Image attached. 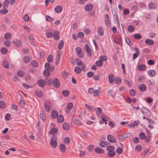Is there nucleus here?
Masks as SVG:
<instances>
[{"label": "nucleus", "mask_w": 158, "mask_h": 158, "mask_svg": "<svg viewBox=\"0 0 158 158\" xmlns=\"http://www.w3.org/2000/svg\"><path fill=\"white\" fill-rule=\"evenodd\" d=\"M57 138L56 136L53 135L51 138L50 146L53 148H56L57 145Z\"/></svg>", "instance_id": "nucleus-1"}, {"label": "nucleus", "mask_w": 158, "mask_h": 158, "mask_svg": "<svg viewBox=\"0 0 158 158\" xmlns=\"http://www.w3.org/2000/svg\"><path fill=\"white\" fill-rule=\"evenodd\" d=\"M97 110H96V112L97 114L98 117L101 118L102 119V121H105V120L104 119L106 116L102 113V110L101 108L100 107H98L97 108Z\"/></svg>", "instance_id": "nucleus-2"}, {"label": "nucleus", "mask_w": 158, "mask_h": 158, "mask_svg": "<svg viewBox=\"0 0 158 158\" xmlns=\"http://www.w3.org/2000/svg\"><path fill=\"white\" fill-rule=\"evenodd\" d=\"M51 104L48 101H46L45 102L44 106V109L47 112L50 110Z\"/></svg>", "instance_id": "nucleus-3"}, {"label": "nucleus", "mask_w": 158, "mask_h": 158, "mask_svg": "<svg viewBox=\"0 0 158 158\" xmlns=\"http://www.w3.org/2000/svg\"><path fill=\"white\" fill-rule=\"evenodd\" d=\"M52 83L53 86L56 88H58L60 86V82L57 78H55L52 81Z\"/></svg>", "instance_id": "nucleus-4"}, {"label": "nucleus", "mask_w": 158, "mask_h": 158, "mask_svg": "<svg viewBox=\"0 0 158 158\" xmlns=\"http://www.w3.org/2000/svg\"><path fill=\"white\" fill-rule=\"evenodd\" d=\"M141 112L146 116H150L151 113L150 111L145 107H143L141 109Z\"/></svg>", "instance_id": "nucleus-5"}, {"label": "nucleus", "mask_w": 158, "mask_h": 158, "mask_svg": "<svg viewBox=\"0 0 158 158\" xmlns=\"http://www.w3.org/2000/svg\"><path fill=\"white\" fill-rule=\"evenodd\" d=\"M108 140L112 143H115L117 142V140L114 137L111 135H108L107 137Z\"/></svg>", "instance_id": "nucleus-6"}, {"label": "nucleus", "mask_w": 158, "mask_h": 158, "mask_svg": "<svg viewBox=\"0 0 158 158\" xmlns=\"http://www.w3.org/2000/svg\"><path fill=\"white\" fill-rule=\"evenodd\" d=\"M105 22L106 25L108 27H110L111 25V22L110 19L107 14H106L105 15Z\"/></svg>", "instance_id": "nucleus-7"}, {"label": "nucleus", "mask_w": 158, "mask_h": 158, "mask_svg": "<svg viewBox=\"0 0 158 158\" xmlns=\"http://www.w3.org/2000/svg\"><path fill=\"white\" fill-rule=\"evenodd\" d=\"M85 48L86 50L87 54L89 56H91V50L89 45L87 44H86L85 46Z\"/></svg>", "instance_id": "nucleus-8"}, {"label": "nucleus", "mask_w": 158, "mask_h": 158, "mask_svg": "<svg viewBox=\"0 0 158 158\" xmlns=\"http://www.w3.org/2000/svg\"><path fill=\"white\" fill-rule=\"evenodd\" d=\"M110 145V143L107 141H102L100 142L99 143V146L102 147H106Z\"/></svg>", "instance_id": "nucleus-9"}, {"label": "nucleus", "mask_w": 158, "mask_h": 158, "mask_svg": "<svg viewBox=\"0 0 158 158\" xmlns=\"http://www.w3.org/2000/svg\"><path fill=\"white\" fill-rule=\"evenodd\" d=\"M97 31L99 35L100 36H102L104 34V29L102 27L99 26L98 27Z\"/></svg>", "instance_id": "nucleus-10"}, {"label": "nucleus", "mask_w": 158, "mask_h": 158, "mask_svg": "<svg viewBox=\"0 0 158 158\" xmlns=\"http://www.w3.org/2000/svg\"><path fill=\"white\" fill-rule=\"evenodd\" d=\"M54 34H53V37L55 40H58L59 38V31L57 30H55L54 31Z\"/></svg>", "instance_id": "nucleus-11"}, {"label": "nucleus", "mask_w": 158, "mask_h": 158, "mask_svg": "<svg viewBox=\"0 0 158 158\" xmlns=\"http://www.w3.org/2000/svg\"><path fill=\"white\" fill-rule=\"evenodd\" d=\"M58 112L56 110H52L51 114V117L53 119L56 118L58 116Z\"/></svg>", "instance_id": "nucleus-12"}, {"label": "nucleus", "mask_w": 158, "mask_h": 158, "mask_svg": "<svg viewBox=\"0 0 158 158\" xmlns=\"http://www.w3.org/2000/svg\"><path fill=\"white\" fill-rule=\"evenodd\" d=\"M38 85L41 87H43L45 85V81L43 79H40L38 81Z\"/></svg>", "instance_id": "nucleus-13"}, {"label": "nucleus", "mask_w": 158, "mask_h": 158, "mask_svg": "<svg viewBox=\"0 0 158 158\" xmlns=\"http://www.w3.org/2000/svg\"><path fill=\"white\" fill-rule=\"evenodd\" d=\"M93 5L92 4H88L86 5L85 6V10L86 11H88L91 10L93 8Z\"/></svg>", "instance_id": "nucleus-14"}, {"label": "nucleus", "mask_w": 158, "mask_h": 158, "mask_svg": "<svg viewBox=\"0 0 158 158\" xmlns=\"http://www.w3.org/2000/svg\"><path fill=\"white\" fill-rule=\"evenodd\" d=\"M94 150L96 153L98 154H103L104 152L102 148L99 147L95 148Z\"/></svg>", "instance_id": "nucleus-15"}, {"label": "nucleus", "mask_w": 158, "mask_h": 158, "mask_svg": "<svg viewBox=\"0 0 158 158\" xmlns=\"http://www.w3.org/2000/svg\"><path fill=\"white\" fill-rule=\"evenodd\" d=\"M59 148L60 151L64 153L66 151V147L65 145L63 143H60L59 146Z\"/></svg>", "instance_id": "nucleus-16"}, {"label": "nucleus", "mask_w": 158, "mask_h": 158, "mask_svg": "<svg viewBox=\"0 0 158 158\" xmlns=\"http://www.w3.org/2000/svg\"><path fill=\"white\" fill-rule=\"evenodd\" d=\"M58 131V129L57 128L53 127L49 131V133L50 135H53L57 133Z\"/></svg>", "instance_id": "nucleus-17"}, {"label": "nucleus", "mask_w": 158, "mask_h": 158, "mask_svg": "<svg viewBox=\"0 0 158 158\" xmlns=\"http://www.w3.org/2000/svg\"><path fill=\"white\" fill-rule=\"evenodd\" d=\"M115 79V78L113 74H110L108 77V80L110 83H112Z\"/></svg>", "instance_id": "nucleus-18"}, {"label": "nucleus", "mask_w": 158, "mask_h": 158, "mask_svg": "<svg viewBox=\"0 0 158 158\" xmlns=\"http://www.w3.org/2000/svg\"><path fill=\"white\" fill-rule=\"evenodd\" d=\"M62 7L60 5L57 6L55 8V11L56 13H59L61 12L62 10Z\"/></svg>", "instance_id": "nucleus-19"}, {"label": "nucleus", "mask_w": 158, "mask_h": 158, "mask_svg": "<svg viewBox=\"0 0 158 158\" xmlns=\"http://www.w3.org/2000/svg\"><path fill=\"white\" fill-rule=\"evenodd\" d=\"M146 88V85L143 84H141L139 86V89L141 91H145Z\"/></svg>", "instance_id": "nucleus-20"}, {"label": "nucleus", "mask_w": 158, "mask_h": 158, "mask_svg": "<svg viewBox=\"0 0 158 158\" xmlns=\"http://www.w3.org/2000/svg\"><path fill=\"white\" fill-rule=\"evenodd\" d=\"M63 129L66 131L69 130L70 128V126L69 124L66 123H63Z\"/></svg>", "instance_id": "nucleus-21"}, {"label": "nucleus", "mask_w": 158, "mask_h": 158, "mask_svg": "<svg viewBox=\"0 0 158 158\" xmlns=\"http://www.w3.org/2000/svg\"><path fill=\"white\" fill-rule=\"evenodd\" d=\"M148 74L149 76L152 77L155 76L156 72L154 70H150L148 71Z\"/></svg>", "instance_id": "nucleus-22"}, {"label": "nucleus", "mask_w": 158, "mask_h": 158, "mask_svg": "<svg viewBox=\"0 0 158 158\" xmlns=\"http://www.w3.org/2000/svg\"><path fill=\"white\" fill-rule=\"evenodd\" d=\"M29 40L31 44L34 46H35V43L34 42L33 38L31 35H29Z\"/></svg>", "instance_id": "nucleus-23"}, {"label": "nucleus", "mask_w": 158, "mask_h": 158, "mask_svg": "<svg viewBox=\"0 0 158 158\" xmlns=\"http://www.w3.org/2000/svg\"><path fill=\"white\" fill-rule=\"evenodd\" d=\"M64 46V43L62 40L59 41L58 44V48L59 49H61Z\"/></svg>", "instance_id": "nucleus-24"}, {"label": "nucleus", "mask_w": 158, "mask_h": 158, "mask_svg": "<svg viewBox=\"0 0 158 158\" xmlns=\"http://www.w3.org/2000/svg\"><path fill=\"white\" fill-rule=\"evenodd\" d=\"M2 64L3 67L5 68H7L9 67V62L5 60H3Z\"/></svg>", "instance_id": "nucleus-25"}, {"label": "nucleus", "mask_w": 158, "mask_h": 158, "mask_svg": "<svg viewBox=\"0 0 158 158\" xmlns=\"http://www.w3.org/2000/svg\"><path fill=\"white\" fill-rule=\"evenodd\" d=\"M148 5L150 9H155L156 7V5L155 3L152 2L149 3Z\"/></svg>", "instance_id": "nucleus-26"}, {"label": "nucleus", "mask_w": 158, "mask_h": 158, "mask_svg": "<svg viewBox=\"0 0 158 158\" xmlns=\"http://www.w3.org/2000/svg\"><path fill=\"white\" fill-rule=\"evenodd\" d=\"M30 64L35 68L37 67L39 65L38 62L36 60L31 61Z\"/></svg>", "instance_id": "nucleus-27"}, {"label": "nucleus", "mask_w": 158, "mask_h": 158, "mask_svg": "<svg viewBox=\"0 0 158 158\" xmlns=\"http://www.w3.org/2000/svg\"><path fill=\"white\" fill-rule=\"evenodd\" d=\"M64 120V117L62 115H59L57 117V121L59 123H62Z\"/></svg>", "instance_id": "nucleus-28"}, {"label": "nucleus", "mask_w": 158, "mask_h": 158, "mask_svg": "<svg viewBox=\"0 0 158 158\" xmlns=\"http://www.w3.org/2000/svg\"><path fill=\"white\" fill-rule=\"evenodd\" d=\"M146 68V66L144 64H141L138 65V69L139 71H143Z\"/></svg>", "instance_id": "nucleus-29"}, {"label": "nucleus", "mask_w": 158, "mask_h": 158, "mask_svg": "<svg viewBox=\"0 0 158 158\" xmlns=\"http://www.w3.org/2000/svg\"><path fill=\"white\" fill-rule=\"evenodd\" d=\"M34 93L35 94L39 97L41 98L43 97V94L41 91L36 90Z\"/></svg>", "instance_id": "nucleus-30"}, {"label": "nucleus", "mask_w": 158, "mask_h": 158, "mask_svg": "<svg viewBox=\"0 0 158 158\" xmlns=\"http://www.w3.org/2000/svg\"><path fill=\"white\" fill-rule=\"evenodd\" d=\"M115 154V152L114 151H109L108 152L107 155V156L110 157H112L114 156Z\"/></svg>", "instance_id": "nucleus-31"}, {"label": "nucleus", "mask_w": 158, "mask_h": 158, "mask_svg": "<svg viewBox=\"0 0 158 158\" xmlns=\"http://www.w3.org/2000/svg\"><path fill=\"white\" fill-rule=\"evenodd\" d=\"M25 73L24 71L21 70H19L17 73L18 76L22 77L25 75Z\"/></svg>", "instance_id": "nucleus-32"}, {"label": "nucleus", "mask_w": 158, "mask_h": 158, "mask_svg": "<svg viewBox=\"0 0 158 158\" xmlns=\"http://www.w3.org/2000/svg\"><path fill=\"white\" fill-rule=\"evenodd\" d=\"M52 79L50 77L47 78L45 80V83H46L47 85H52Z\"/></svg>", "instance_id": "nucleus-33"}, {"label": "nucleus", "mask_w": 158, "mask_h": 158, "mask_svg": "<svg viewBox=\"0 0 158 158\" xmlns=\"http://www.w3.org/2000/svg\"><path fill=\"white\" fill-rule=\"evenodd\" d=\"M46 32V36L48 38H51L53 36V34L51 32L49 31L48 30H47Z\"/></svg>", "instance_id": "nucleus-34"}, {"label": "nucleus", "mask_w": 158, "mask_h": 158, "mask_svg": "<svg viewBox=\"0 0 158 158\" xmlns=\"http://www.w3.org/2000/svg\"><path fill=\"white\" fill-rule=\"evenodd\" d=\"M145 42L146 44L150 45H152L154 44L153 41L150 39L145 40Z\"/></svg>", "instance_id": "nucleus-35"}, {"label": "nucleus", "mask_w": 158, "mask_h": 158, "mask_svg": "<svg viewBox=\"0 0 158 158\" xmlns=\"http://www.w3.org/2000/svg\"><path fill=\"white\" fill-rule=\"evenodd\" d=\"M13 42L15 43L16 46L18 47H20L22 44V41L21 40H17L16 42L14 41Z\"/></svg>", "instance_id": "nucleus-36"}, {"label": "nucleus", "mask_w": 158, "mask_h": 158, "mask_svg": "<svg viewBox=\"0 0 158 158\" xmlns=\"http://www.w3.org/2000/svg\"><path fill=\"white\" fill-rule=\"evenodd\" d=\"M60 54L59 53H57L56 54V58L55 59L56 62L55 64L56 65H57L59 63V60L60 59Z\"/></svg>", "instance_id": "nucleus-37"}, {"label": "nucleus", "mask_w": 158, "mask_h": 158, "mask_svg": "<svg viewBox=\"0 0 158 158\" xmlns=\"http://www.w3.org/2000/svg\"><path fill=\"white\" fill-rule=\"evenodd\" d=\"M85 108L89 110L92 111V112H94V107L92 106H89V105L87 104H85Z\"/></svg>", "instance_id": "nucleus-38"}, {"label": "nucleus", "mask_w": 158, "mask_h": 158, "mask_svg": "<svg viewBox=\"0 0 158 158\" xmlns=\"http://www.w3.org/2000/svg\"><path fill=\"white\" fill-rule=\"evenodd\" d=\"M30 59L29 56H26L24 57L23 58V61L25 63L27 64L30 61Z\"/></svg>", "instance_id": "nucleus-39"}, {"label": "nucleus", "mask_w": 158, "mask_h": 158, "mask_svg": "<svg viewBox=\"0 0 158 158\" xmlns=\"http://www.w3.org/2000/svg\"><path fill=\"white\" fill-rule=\"evenodd\" d=\"M43 73L44 76L48 77L50 74V72L49 69H46L44 71Z\"/></svg>", "instance_id": "nucleus-40"}, {"label": "nucleus", "mask_w": 158, "mask_h": 158, "mask_svg": "<svg viewBox=\"0 0 158 158\" xmlns=\"http://www.w3.org/2000/svg\"><path fill=\"white\" fill-rule=\"evenodd\" d=\"M71 139L69 137H66L64 139L63 142L66 144H68L70 142Z\"/></svg>", "instance_id": "nucleus-41"}, {"label": "nucleus", "mask_w": 158, "mask_h": 158, "mask_svg": "<svg viewBox=\"0 0 158 158\" xmlns=\"http://www.w3.org/2000/svg\"><path fill=\"white\" fill-rule=\"evenodd\" d=\"M74 71L76 73L79 74L81 72V69L79 66H77L75 68Z\"/></svg>", "instance_id": "nucleus-42"}, {"label": "nucleus", "mask_w": 158, "mask_h": 158, "mask_svg": "<svg viewBox=\"0 0 158 158\" xmlns=\"http://www.w3.org/2000/svg\"><path fill=\"white\" fill-rule=\"evenodd\" d=\"M134 27L133 25H130L127 27V30L130 32H132L134 30Z\"/></svg>", "instance_id": "nucleus-43"}, {"label": "nucleus", "mask_w": 158, "mask_h": 158, "mask_svg": "<svg viewBox=\"0 0 158 158\" xmlns=\"http://www.w3.org/2000/svg\"><path fill=\"white\" fill-rule=\"evenodd\" d=\"M114 81L115 83L117 84H120L121 82V79L119 77H116L115 78Z\"/></svg>", "instance_id": "nucleus-44"}, {"label": "nucleus", "mask_w": 158, "mask_h": 158, "mask_svg": "<svg viewBox=\"0 0 158 158\" xmlns=\"http://www.w3.org/2000/svg\"><path fill=\"white\" fill-rule=\"evenodd\" d=\"M9 0H5L3 3V6L4 8L8 6L9 4Z\"/></svg>", "instance_id": "nucleus-45"}, {"label": "nucleus", "mask_w": 158, "mask_h": 158, "mask_svg": "<svg viewBox=\"0 0 158 158\" xmlns=\"http://www.w3.org/2000/svg\"><path fill=\"white\" fill-rule=\"evenodd\" d=\"M11 37L10 33L8 32L6 33L4 35V38L6 40L10 39Z\"/></svg>", "instance_id": "nucleus-46"}, {"label": "nucleus", "mask_w": 158, "mask_h": 158, "mask_svg": "<svg viewBox=\"0 0 158 158\" xmlns=\"http://www.w3.org/2000/svg\"><path fill=\"white\" fill-rule=\"evenodd\" d=\"M101 75L99 74L98 75H95L93 76V78L94 81H98L100 79V77Z\"/></svg>", "instance_id": "nucleus-47"}, {"label": "nucleus", "mask_w": 158, "mask_h": 158, "mask_svg": "<svg viewBox=\"0 0 158 158\" xmlns=\"http://www.w3.org/2000/svg\"><path fill=\"white\" fill-rule=\"evenodd\" d=\"M8 12V10L6 8L2 9L0 10V13L3 15H5Z\"/></svg>", "instance_id": "nucleus-48"}, {"label": "nucleus", "mask_w": 158, "mask_h": 158, "mask_svg": "<svg viewBox=\"0 0 158 158\" xmlns=\"http://www.w3.org/2000/svg\"><path fill=\"white\" fill-rule=\"evenodd\" d=\"M139 138L141 140H143L145 138V134L143 132H141L139 135Z\"/></svg>", "instance_id": "nucleus-49"}, {"label": "nucleus", "mask_w": 158, "mask_h": 158, "mask_svg": "<svg viewBox=\"0 0 158 158\" xmlns=\"http://www.w3.org/2000/svg\"><path fill=\"white\" fill-rule=\"evenodd\" d=\"M6 104L5 103L2 101H0V108L4 109L6 107Z\"/></svg>", "instance_id": "nucleus-50"}, {"label": "nucleus", "mask_w": 158, "mask_h": 158, "mask_svg": "<svg viewBox=\"0 0 158 158\" xmlns=\"http://www.w3.org/2000/svg\"><path fill=\"white\" fill-rule=\"evenodd\" d=\"M114 149L115 147L113 146H109L106 148V150L108 151H114Z\"/></svg>", "instance_id": "nucleus-51"}, {"label": "nucleus", "mask_w": 158, "mask_h": 158, "mask_svg": "<svg viewBox=\"0 0 158 158\" xmlns=\"http://www.w3.org/2000/svg\"><path fill=\"white\" fill-rule=\"evenodd\" d=\"M73 104L71 102L68 103L67 105V108L69 110H71L73 108Z\"/></svg>", "instance_id": "nucleus-52"}, {"label": "nucleus", "mask_w": 158, "mask_h": 158, "mask_svg": "<svg viewBox=\"0 0 158 158\" xmlns=\"http://www.w3.org/2000/svg\"><path fill=\"white\" fill-rule=\"evenodd\" d=\"M62 94L65 97H67L69 94V92L67 90H64L62 91Z\"/></svg>", "instance_id": "nucleus-53"}, {"label": "nucleus", "mask_w": 158, "mask_h": 158, "mask_svg": "<svg viewBox=\"0 0 158 158\" xmlns=\"http://www.w3.org/2000/svg\"><path fill=\"white\" fill-rule=\"evenodd\" d=\"M134 37L135 39H139L142 38L141 35L139 34H134Z\"/></svg>", "instance_id": "nucleus-54"}, {"label": "nucleus", "mask_w": 158, "mask_h": 158, "mask_svg": "<svg viewBox=\"0 0 158 158\" xmlns=\"http://www.w3.org/2000/svg\"><path fill=\"white\" fill-rule=\"evenodd\" d=\"M47 61L49 62H51L53 60V57L52 56L51 54L48 55L47 58Z\"/></svg>", "instance_id": "nucleus-55"}, {"label": "nucleus", "mask_w": 158, "mask_h": 158, "mask_svg": "<svg viewBox=\"0 0 158 158\" xmlns=\"http://www.w3.org/2000/svg\"><path fill=\"white\" fill-rule=\"evenodd\" d=\"M42 113L43 111H40V116L42 120L43 121H44L46 119V117L45 114H43Z\"/></svg>", "instance_id": "nucleus-56"}, {"label": "nucleus", "mask_w": 158, "mask_h": 158, "mask_svg": "<svg viewBox=\"0 0 158 158\" xmlns=\"http://www.w3.org/2000/svg\"><path fill=\"white\" fill-rule=\"evenodd\" d=\"M129 92L131 95L132 96H134L136 94V92L133 89H131L129 91Z\"/></svg>", "instance_id": "nucleus-57"}, {"label": "nucleus", "mask_w": 158, "mask_h": 158, "mask_svg": "<svg viewBox=\"0 0 158 158\" xmlns=\"http://www.w3.org/2000/svg\"><path fill=\"white\" fill-rule=\"evenodd\" d=\"M45 18L46 20L50 22L53 21L54 20L53 18H51L50 16L48 15H46Z\"/></svg>", "instance_id": "nucleus-58"}, {"label": "nucleus", "mask_w": 158, "mask_h": 158, "mask_svg": "<svg viewBox=\"0 0 158 158\" xmlns=\"http://www.w3.org/2000/svg\"><path fill=\"white\" fill-rule=\"evenodd\" d=\"M117 153L118 154H121L123 151V149L120 147L118 148L116 150Z\"/></svg>", "instance_id": "nucleus-59"}, {"label": "nucleus", "mask_w": 158, "mask_h": 158, "mask_svg": "<svg viewBox=\"0 0 158 158\" xmlns=\"http://www.w3.org/2000/svg\"><path fill=\"white\" fill-rule=\"evenodd\" d=\"M100 59L102 61L104 62L106 60L107 58L105 56H102L100 57Z\"/></svg>", "instance_id": "nucleus-60"}, {"label": "nucleus", "mask_w": 158, "mask_h": 158, "mask_svg": "<svg viewBox=\"0 0 158 158\" xmlns=\"http://www.w3.org/2000/svg\"><path fill=\"white\" fill-rule=\"evenodd\" d=\"M94 73L92 71H89L87 73V75L88 77H93Z\"/></svg>", "instance_id": "nucleus-61"}, {"label": "nucleus", "mask_w": 158, "mask_h": 158, "mask_svg": "<svg viewBox=\"0 0 158 158\" xmlns=\"http://www.w3.org/2000/svg\"><path fill=\"white\" fill-rule=\"evenodd\" d=\"M96 65L98 66H101L103 65L102 61L101 60H97L95 62Z\"/></svg>", "instance_id": "nucleus-62"}, {"label": "nucleus", "mask_w": 158, "mask_h": 158, "mask_svg": "<svg viewBox=\"0 0 158 158\" xmlns=\"http://www.w3.org/2000/svg\"><path fill=\"white\" fill-rule=\"evenodd\" d=\"M1 52L3 54H6L7 52V50L6 48H2L1 50Z\"/></svg>", "instance_id": "nucleus-63"}, {"label": "nucleus", "mask_w": 158, "mask_h": 158, "mask_svg": "<svg viewBox=\"0 0 158 158\" xmlns=\"http://www.w3.org/2000/svg\"><path fill=\"white\" fill-rule=\"evenodd\" d=\"M125 133H123L119 135V138L120 139H126Z\"/></svg>", "instance_id": "nucleus-64"}]
</instances>
